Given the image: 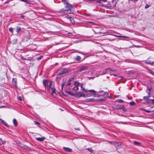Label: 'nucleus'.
I'll return each mask as SVG.
<instances>
[{"label":"nucleus","instance_id":"nucleus-10","mask_svg":"<svg viewBox=\"0 0 154 154\" xmlns=\"http://www.w3.org/2000/svg\"><path fill=\"white\" fill-rule=\"evenodd\" d=\"M67 72L66 70L65 69H62L61 71V74H63L66 73Z\"/></svg>","mask_w":154,"mask_h":154},{"label":"nucleus","instance_id":"nucleus-12","mask_svg":"<svg viewBox=\"0 0 154 154\" xmlns=\"http://www.w3.org/2000/svg\"><path fill=\"white\" fill-rule=\"evenodd\" d=\"M73 79V78H72V79H69V80L68 81V83L67 84V86H69L71 84V82L72 79Z\"/></svg>","mask_w":154,"mask_h":154},{"label":"nucleus","instance_id":"nucleus-17","mask_svg":"<svg viewBox=\"0 0 154 154\" xmlns=\"http://www.w3.org/2000/svg\"><path fill=\"white\" fill-rule=\"evenodd\" d=\"M134 145H135L139 146V145H140V143H139L138 142L135 141H134Z\"/></svg>","mask_w":154,"mask_h":154},{"label":"nucleus","instance_id":"nucleus-13","mask_svg":"<svg viewBox=\"0 0 154 154\" xmlns=\"http://www.w3.org/2000/svg\"><path fill=\"white\" fill-rule=\"evenodd\" d=\"M68 19H69L70 21V22L72 23H74V21L73 20V18L69 17H67Z\"/></svg>","mask_w":154,"mask_h":154},{"label":"nucleus","instance_id":"nucleus-18","mask_svg":"<svg viewBox=\"0 0 154 154\" xmlns=\"http://www.w3.org/2000/svg\"><path fill=\"white\" fill-rule=\"evenodd\" d=\"M114 146L116 147V148H117L119 146V144L117 142H114Z\"/></svg>","mask_w":154,"mask_h":154},{"label":"nucleus","instance_id":"nucleus-48","mask_svg":"<svg viewBox=\"0 0 154 154\" xmlns=\"http://www.w3.org/2000/svg\"><path fill=\"white\" fill-rule=\"evenodd\" d=\"M15 42H17V40H16V39H15Z\"/></svg>","mask_w":154,"mask_h":154},{"label":"nucleus","instance_id":"nucleus-30","mask_svg":"<svg viewBox=\"0 0 154 154\" xmlns=\"http://www.w3.org/2000/svg\"><path fill=\"white\" fill-rule=\"evenodd\" d=\"M130 104L131 105H135V103L133 102H132L130 103Z\"/></svg>","mask_w":154,"mask_h":154},{"label":"nucleus","instance_id":"nucleus-15","mask_svg":"<svg viewBox=\"0 0 154 154\" xmlns=\"http://www.w3.org/2000/svg\"><path fill=\"white\" fill-rule=\"evenodd\" d=\"M13 123H14V125L16 126L17 125V122L16 120L15 119H13Z\"/></svg>","mask_w":154,"mask_h":154},{"label":"nucleus","instance_id":"nucleus-20","mask_svg":"<svg viewBox=\"0 0 154 154\" xmlns=\"http://www.w3.org/2000/svg\"><path fill=\"white\" fill-rule=\"evenodd\" d=\"M73 89L74 91H77L78 90L79 88L78 87H75L73 88Z\"/></svg>","mask_w":154,"mask_h":154},{"label":"nucleus","instance_id":"nucleus-25","mask_svg":"<svg viewBox=\"0 0 154 154\" xmlns=\"http://www.w3.org/2000/svg\"><path fill=\"white\" fill-rule=\"evenodd\" d=\"M17 98H18V100H20V101H22V98L20 96L18 97Z\"/></svg>","mask_w":154,"mask_h":154},{"label":"nucleus","instance_id":"nucleus-4","mask_svg":"<svg viewBox=\"0 0 154 154\" xmlns=\"http://www.w3.org/2000/svg\"><path fill=\"white\" fill-rule=\"evenodd\" d=\"M88 69V67L85 66H82L79 69V71L82 72V71Z\"/></svg>","mask_w":154,"mask_h":154},{"label":"nucleus","instance_id":"nucleus-33","mask_svg":"<svg viewBox=\"0 0 154 154\" xmlns=\"http://www.w3.org/2000/svg\"><path fill=\"white\" fill-rule=\"evenodd\" d=\"M34 122L35 124L37 125H40V123L36 121H34Z\"/></svg>","mask_w":154,"mask_h":154},{"label":"nucleus","instance_id":"nucleus-45","mask_svg":"<svg viewBox=\"0 0 154 154\" xmlns=\"http://www.w3.org/2000/svg\"><path fill=\"white\" fill-rule=\"evenodd\" d=\"M127 97H128V99H129V100H130V98L129 97H128V96H127Z\"/></svg>","mask_w":154,"mask_h":154},{"label":"nucleus","instance_id":"nucleus-32","mask_svg":"<svg viewBox=\"0 0 154 154\" xmlns=\"http://www.w3.org/2000/svg\"><path fill=\"white\" fill-rule=\"evenodd\" d=\"M3 143V141L0 139V145H2Z\"/></svg>","mask_w":154,"mask_h":154},{"label":"nucleus","instance_id":"nucleus-2","mask_svg":"<svg viewBox=\"0 0 154 154\" xmlns=\"http://www.w3.org/2000/svg\"><path fill=\"white\" fill-rule=\"evenodd\" d=\"M75 96L77 98H79L82 97H87L86 96L87 95L84 94L83 93L81 92H78L76 93L75 94Z\"/></svg>","mask_w":154,"mask_h":154},{"label":"nucleus","instance_id":"nucleus-1","mask_svg":"<svg viewBox=\"0 0 154 154\" xmlns=\"http://www.w3.org/2000/svg\"><path fill=\"white\" fill-rule=\"evenodd\" d=\"M63 2L65 7L61 9L59 12L63 14L72 13L74 10V8L73 6L66 1H64Z\"/></svg>","mask_w":154,"mask_h":154},{"label":"nucleus","instance_id":"nucleus-31","mask_svg":"<svg viewBox=\"0 0 154 154\" xmlns=\"http://www.w3.org/2000/svg\"><path fill=\"white\" fill-rule=\"evenodd\" d=\"M51 83L50 82H48V84H47V85L49 87H50L51 85Z\"/></svg>","mask_w":154,"mask_h":154},{"label":"nucleus","instance_id":"nucleus-21","mask_svg":"<svg viewBox=\"0 0 154 154\" xmlns=\"http://www.w3.org/2000/svg\"><path fill=\"white\" fill-rule=\"evenodd\" d=\"M76 59L78 61H80L81 60V57L79 56H78L77 57H76Z\"/></svg>","mask_w":154,"mask_h":154},{"label":"nucleus","instance_id":"nucleus-39","mask_svg":"<svg viewBox=\"0 0 154 154\" xmlns=\"http://www.w3.org/2000/svg\"><path fill=\"white\" fill-rule=\"evenodd\" d=\"M64 82H63V83H62V89L63 88V87L64 86Z\"/></svg>","mask_w":154,"mask_h":154},{"label":"nucleus","instance_id":"nucleus-19","mask_svg":"<svg viewBox=\"0 0 154 154\" xmlns=\"http://www.w3.org/2000/svg\"><path fill=\"white\" fill-rule=\"evenodd\" d=\"M67 93H68V94L70 95H71L72 96H75V94H72V92L71 91H67Z\"/></svg>","mask_w":154,"mask_h":154},{"label":"nucleus","instance_id":"nucleus-46","mask_svg":"<svg viewBox=\"0 0 154 154\" xmlns=\"http://www.w3.org/2000/svg\"><path fill=\"white\" fill-rule=\"evenodd\" d=\"M1 103V98H0V104Z\"/></svg>","mask_w":154,"mask_h":154},{"label":"nucleus","instance_id":"nucleus-38","mask_svg":"<svg viewBox=\"0 0 154 154\" xmlns=\"http://www.w3.org/2000/svg\"><path fill=\"white\" fill-rule=\"evenodd\" d=\"M148 97H143V99L146 100L148 99Z\"/></svg>","mask_w":154,"mask_h":154},{"label":"nucleus","instance_id":"nucleus-42","mask_svg":"<svg viewBox=\"0 0 154 154\" xmlns=\"http://www.w3.org/2000/svg\"><path fill=\"white\" fill-rule=\"evenodd\" d=\"M150 72L152 74H154V72H153L152 71H150Z\"/></svg>","mask_w":154,"mask_h":154},{"label":"nucleus","instance_id":"nucleus-16","mask_svg":"<svg viewBox=\"0 0 154 154\" xmlns=\"http://www.w3.org/2000/svg\"><path fill=\"white\" fill-rule=\"evenodd\" d=\"M114 35L116 37H123V38H128V37L126 36H125L117 35Z\"/></svg>","mask_w":154,"mask_h":154},{"label":"nucleus","instance_id":"nucleus-43","mask_svg":"<svg viewBox=\"0 0 154 154\" xmlns=\"http://www.w3.org/2000/svg\"><path fill=\"white\" fill-rule=\"evenodd\" d=\"M105 94L106 95H108V93L107 92H106L105 93Z\"/></svg>","mask_w":154,"mask_h":154},{"label":"nucleus","instance_id":"nucleus-3","mask_svg":"<svg viewBox=\"0 0 154 154\" xmlns=\"http://www.w3.org/2000/svg\"><path fill=\"white\" fill-rule=\"evenodd\" d=\"M141 109L144 110L145 112H150L154 111V106L151 107L148 110H146L143 108H142Z\"/></svg>","mask_w":154,"mask_h":154},{"label":"nucleus","instance_id":"nucleus-47","mask_svg":"<svg viewBox=\"0 0 154 154\" xmlns=\"http://www.w3.org/2000/svg\"><path fill=\"white\" fill-rule=\"evenodd\" d=\"M119 96H115V97H118Z\"/></svg>","mask_w":154,"mask_h":154},{"label":"nucleus","instance_id":"nucleus-23","mask_svg":"<svg viewBox=\"0 0 154 154\" xmlns=\"http://www.w3.org/2000/svg\"><path fill=\"white\" fill-rule=\"evenodd\" d=\"M9 30L12 33H13V29L12 28H10L9 29Z\"/></svg>","mask_w":154,"mask_h":154},{"label":"nucleus","instance_id":"nucleus-5","mask_svg":"<svg viewBox=\"0 0 154 154\" xmlns=\"http://www.w3.org/2000/svg\"><path fill=\"white\" fill-rule=\"evenodd\" d=\"M36 140L38 141L42 142L45 139V137H42L36 138Z\"/></svg>","mask_w":154,"mask_h":154},{"label":"nucleus","instance_id":"nucleus-24","mask_svg":"<svg viewBox=\"0 0 154 154\" xmlns=\"http://www.w3.org/2000/svg\"><path fill=\"white\" fill-rule=\"evenodd\" d=\"M88 91H89L91 92V93H95L96 92V91L93 90H88Z\"/></svg>","mask_w":154,"mask_h":154},{"label":"nucleus","instance_id":"nucleus-36","mask_svg":"<svg viewBox=\"0 0 154 154\" xmlns=\"http://www.w3.org/2000/svg\"><path fill=\"white\" fill-rule=\"evenodd\" d=\"M149 7V5H146L145 6V8L146 9L148 8Z\"/></svg>","mask_w":154,"mask_h":154},{"label":"nucleus","instance_id":"nucleus-8","mask_svg":"<svg viewBox=\"0 0 154 154\" xmlns=\"http://www.w3.org/2000/svg\"><path fill=\"white\" fill-rule=\"evenodd\" d=\"M51 88L52 89V93H51V94L53 95L54 93H55L56 90L53 87H51Z\"/></svg>","mask_w":154,"mask_h":154},{"label":"nucleus","instance_id":"nucleus-7","mask_svg":"<svg viewBox=\"0 0 154 154\" xmlns=\"http://www.w3.org/2000/svg\"><path fill=\"white\" fill-rule=\"evenodd\" d=\"M63 149L65 151H67V152H71L72 151V149H71L69 148L64 147L63 148Z\"/></svg>","mask_w":154,"mask_h":154},{"label":"nucleus","instance_id":"nucleus-49","mask_svg":"<svg viewBox=\"0 0 154 154\" xmlns=\"http://www.w3.org/2000/svg\"><path fill=\"white\" fill-rule=\"evenodd\" d=\"M153 97L154 98V96Z\"/></svg>","mask_w":154,"mask_h":154},{"label":"nucleus","instance_id":"nucleus-40","mask_svg":"<svg viewBox=\"0 0 154 154\" xmlns=\"http://www.w3.org/2000/svg\"><path fill=\"white\" fill-rule=\"evenodd\" d=\"M151 101L152 103H154V99L151 100Z\"/></svg>","mask_w":154,"mask_h":154},{"label":"nucleus","instance_id":"nucleus-26","mask_svg":"<svg viewBox=\"0 0 154 154\" xmlns=\"http://www.w3.org/2000/svg\"><path fill=\"white\" fill-rule=\"evenodd\" d=\"M75 85L76 86H78L79 85V83L77 82H75Z\"/></svg>","mask_w":154,"mask_h":154},{"label":"nucleus","instance_id":"nucleus-22","mask_svg":"<svg viewBox=\"0 0 154 154\" xmlns=\"http://www.w3.org/2000/svg\"><path fill=\"white\" fill-rule=\"evenodd\" d=\"M21 30V29L19 27H17L16 29V32L17 33L19 32V31Z\"/></svg>","mask_w":154,"mask_h":154},{"label":"nucleus","instance_id":"nucleus-11","mask_svg":"<svg viewBox=\"0 0 154 154\" xmlns=\"http://www.w3.org/2000/svg\"><path fill=\"white\" fill-rule=\"evenodd\" d=\"M48 82H47V80H44L43 81V84L44 86L45 87L47 85V84H48Z\"/></svg>","mask_w":154,"mask_h":154},{"label":"nucleus","instance_id":"nucleus-28","mask_svg":"<svg viewBox=\"0 0 154 154\" xmlns=\"http://www.w3.org/2000/svg\"><path fill=\"white\" fill-rule=\"evenodd\" d=\"M82 89L84 91H86L87 92H88V91L86 90H85L84 88H83L82 86H81Z\"/></svg>","mask_w":154,"mask_h":154},{"label":"nucleus","instance_id":"nucleus-29","mask_svg":"<svg viewBox=\"0 0 154 154\" xmlns=\"http://www.w3.org/2000/svg\"><path fill=\"white\" fill-rule=\"evenodd\" d=\"M117 101L119 103H122L124 102V101L121 100H117Z\"/></svg>","mask_w":154,"mask_h":154},{"label":"nucleus","instance_id":"nucleus-9","mask_svg":"<svg viewBox=\"0 0 154 154\" xmlns=\"http://www.w3.org/2000/svg\"><path fill=\"white\" fill-rule=\"evenodd\" d=\"M13 82L14 84V85L16 87H17V80L15 79H13Z\"/></svg>","mask_w":154,"mask_h":154},{"label":"nucleus","instance_id":"nucleus-6","mask_svg":"<svg viewBox=\"0 0 154 154\" xmlns=\"http://www.w3.org/2000/svg\"><path fill=\"white\" fill-rule=\"evenodd\" d=\"M152 89V87H150L148 89V91H147V92L148 94V97H150V95L149 93H150V92L151 91V90Z\"/></svg>","mask_w":154,"mask_h":154},{"label":"nucleus","instance_id":"nucleus-41","mask_svg":"<svg viewBox=\"0 0 154 154\" xmlns=\"http://www.w3.org/2000/svg\"><path fill=\"white\" fill-rule=\"evenodd\" d=\"M30 38V36H27V39H29Z\"/></svg>","mask_w":154,"mask_h":154},{"label":"nucleus","instance_id":"nucleus-14","mask_svg":"<svg viewBox=\"0 0 154 154\" xmlns=\"http://www.w3.org/2000/svg\"><path fill=\"white\" fill-rule=\"evenodd\" d=\"M0 121L5 126H7L8 125L1 118H0Z\"/></svg>","mask_w":154,"mask_h":154},{"label":"nucleus","instance_id":"nucleus-37","mask_svg":"<svg viewBox=\"0 0 154 154\" xmlns=\"http://www.w3.org/2000/svg\"><path fill=\"white\" fill-rule=\"evenodd\" d=\"M118 106V108L119 109H122L123 107V106Z\"/></svg>","mask_w":154,"mask_h":154},{"label":"nucleus","instance_id":"nucleus-34","mask_svg":"<svg viewBox=\"0 0 154 154\" xmlns=\"http://www.w3.org/2000/svg\"><path fill=\"white\" fill-rule=\"evenodd\" d=\"M24 148L25 149H30V148L29 147H28L27 146H24Z\"/></svg>","mask_w":154,"mask_h":154},{"label":"nucleus","instance_id":"nucleus-35","mask_svg":"<svg viewBox=\"0 0 154 154\" xmlns=\"http://www.w3.org/2000/svg\"><path fill=\"white\" fill-rule=\"evenodd\" d=\"M42 57H43L42 56H40L39 57H38L37 58V60H40L41 59Z\"/></svg>","mask_w":154,"mask_h":154},{"label":"nucleus","instance_id":"nucleus-27","mask_svg":"<svg viewBox=\"0 0 154 154\" xmlns=\"http://www.w3.org/2000/svg\"><path fill=\"white\" fill-rule=\"evenodd\" d=\"M88 150L91 152H92L93 151V149L91 148H88Z\"/></svg>","mask_w":154,"mask_h":154},{"label":"nucleus","instance_id":"nucleus-44","mask_svg":"<svg viewBox=\"0 0 154 154\" xmlns=\"http://www.w3.org/2000/svg\"><path fill=\"white\" fill-rule=\"evenodd\" d=\"M24 17V16H23V15L21 16V18H23Z\"/></svg>","mask_w":154,"mask_h":154}]
</instances>
